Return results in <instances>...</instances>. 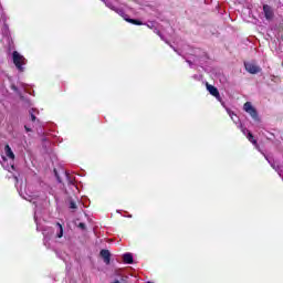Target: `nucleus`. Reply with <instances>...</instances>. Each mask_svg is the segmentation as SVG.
<instances>
[{
    "label": "nucleus",
    "mask_w": 283,
    "mask_h": 283,
    "mask_svg": "<svg viewBox=\"0 0 283 283\" xmlns=\"http://www.w3.org/2000/svg\"><path fill=\"white\" fill-rule=\"evenodd\" d=\"M25 132H32V128L24 126Z\"/></svg>",
    "instance_id": "nucleus-18"
},
{
    "label": "nucleus",
    "mask_w": 283,
    "mask_h": 283,
    "mask_svg": "<svg viewBox=\"0 0 283 283\" xmlns=\"http://www.w3.org/2000/svg\"><path fill=\"white\" fill-rule=\"evenodd\" d=\"M206 87H207L209 94H211V96H214V98L220 99V91H218V88L216 86L207 83Z\"/></svg>",
    "instance_id": "nucleus-7"
},
{
    "label": "nucleus",
    "mask_w": 283,
    "mask_h": 283,
    "mask_svg": "<svg viewBox=\"0 0 283 283\" xmlns=\"http://www.w3.org/2000/svg\"><path fill=\"white\" fill-rule=\"evenodd\" d=\"M10 88L12 90V92L18 94V96H21V91H19V87H17L14 84H11Z\"/></svg>",
    "instance_id": "nucleus-13"
},
{
    "label": "nucleus",
    "mask_w": 283,
    "mask_h": 283,
    "mask_svg": "<svg viewBox=\"0 0 283 283\" xmlns=\"http://www.w3.org/2000/svg\"><path fill=\"white\" fill-rule=\"evenodd\" d=\"M113 283H120L118 280H115Z\"/></svg>",
    "instance_id": "nucleus-19"
},
{
    "label": "nucleus",
    "mask_w": 283,
    "mask_h": 283,
    "mask_svg": "<svg viewBox=\"0 0 283 283\" xmlns=\"http://www.w3.org/2000/svg\"><path fill=\"white\" fill-rule=\"evenodd\" d=\"M1 34L3 39H6L8 46L12 48V45H14V40H12V34L10 33V27H8V24L2 25Z\"/></svg>",
    "instance_id": "nucleus-3"
},
{
    "label": "nucleus",
    "mask_w": 283,
    "mask_h": 283,
    "mask_svg": "<svg viewBox=\"0 0 283 283\" xmlns=\"http://www.w3.org/2000/svg\"><path fill=\"white\" fill-rule=\"evenodd\" d=\"M123 261L125 264H134V255H132V253H125L123 255Z\"/></svg>",
    "instance_id": "nucleus-9"
},
{
    "label": "nucleus",
    "mask_w": 283,
    "mask_h": 283,
    "mask_svg": "<svg viewBox=\"0 0 283 283\" xmlns=\"http://www.w3.org/2000/svg\"><path fill=\"white\" fill-rule=\"evenodd\" d=\"M32 123L36 122V116L34 115V109L32 108L30 112Z\"/></svg>",
    "instance_id": "nucleus-14"
},
{
    "label": "nucleus",
    "mask_w": 283,
    "mask_h": 283,
    "mask_svg": "<svg viewBox=\"0 0 283 283\" xmlns=\"http://www.w3.org/2000/svg\"><path fill=\"white\" fill-rule=\"evenodd\" d=\"M247 138L249 143H252V145L258 146V139H255V137L253 136V133L248 132Z\"/></svg>",
    "instance_id": "nucleus-11"
},
{
    "label": "nucleus",
    "mask_w": 283,
    "mask_h": 283,
    "mask_svg": "<svg viewBox=\"0 0 283 283\" xmlns=\"http://www.w3.org/2000/svg\"><path fill=\"white\" fill-rule=\"evenodd\" d=\"M243 109L244 112H247V114L251 116V118H253V120L260 123V115H258V109L253 107V104H251V102H245L243 105Z\"/></svg>",
    "instance_id": "nucleus-2"
},
{
    "label": "nucleus",
    "mask_w": 283,
    "mask_h": 283,
    "mask_svg": "<svg viewBox=\"0 0 283 283\" xmlns=\"http://www.w3.org/2000/svg\"><path fill=\"white\" fill-rule=\"evenodd\" d=\"M249 132H250L249 129L242 128V133H243V134H249Z\"/></svg>",
    "instance_id": "nucleus-17"
},
{
    "label": "nucleus",
    "mask_w": 283,
    "mask_h": 283,
    "mask_svg": "<svg viewBox=\"0 0 283 283\" xmlns=\"http://www.w3.org/2000/svg\"><path fill=\"white\" fill-rule=\"evenodd\" d=\"M78 228H80V229H86V226H85V223L81 222V223L78 224Z\"/></svg>",
    "instance_id": "nucleus-16"
},
{
    "label": "nucleus",
    "mask_w": 283,
    "mask_h": 283,
    "mask_svg": "<svg viewBox=\"0 0 283 283\" xmlns=\"http://www.w3.org/2000/svg\"><path fill=\"white\" fill-rule=\"evenodd\" d=\"M6 156H8L11 160H14V153L12 151V148H10V145L4 146Z\"/></svg>",
    "instance_id": "nucleus-10"
},
{
    "label": "nucleus",
    "mask_w": 283,
    "mask_h": 283,
    "mask_svg": "<svg viewBox=\"0 0 283 283\" xmlns=\"http://www.w3.org/2000/svg\"><path fill=\"white\" fill-rule=\"evenodd\" d=\"M99 255L103 258L105 264H109V262H112V253H109V250H101Z\"/></svg>",
    "instance_id": "nucleus-8"
},
{
    "label": "nucleus",
    "mask_w": 283,
    "mask_h": 283,
    "mask_svg": "<svg viewBox=\"0 0 283 283\" xmlns=\"http://www.w3.org/2000/svg\"><path fill=\"white\" fill-rule=\"evenodd\" d=\"M263 12H264V17H265L266 21H271V19H273L274 13H273V9L271 8V6L264 4Z\"/></svg>",
    "instance_id": "nucleus-6"
},
{
    "label": "nucleus",
    "mask_w": 283,
    "mask_h": 283,
    "mask_svg": "<svg viewBox=\"0 0 283 283\" xmlns=\"http://www.w3.org/2000/svg\"><path fill=\"white\" fill-rule=\"evenodd\" d=\"M12 59L13 65H15L17 70L20 72H25V67H23V65L28 63L25 56L21 55L18 51H13Z\"/></svg>",
    "instance_id": "nucleus-1"
},
{
    "label": "nucleus",
    "mask_w": 283,
    "mask_h": 283,
    "mask_svg": "<svg viewBox=\"0 0 283 283\" xmlns=\"http://www.w3.org/2000/svg\"><path fill=\"white\" fill-rule=\"evenodd\" d=\"M55 227H57L56 238H63V224L56 222Z\"/></svg>",
    "instance_id": "nucleus-12"
},
{
    "label": "nucleus",
    "mask_w": 283,
    "mask_h": 283,
    "mask_svg": "<svg viewBox=\"0 0 283 283\" xmlns=\"http://www.w3.org/2000/svg\"><path fill=\"white\" fill-rule=\"evenodd\" d=\"M244 67L249 74H260L262 69L253 62H244Z\"/></svg>",
    "instance_id": "nucleus-4"
},
{
    "label": "nucleus",
    "mask_w": 283,
    "mask_h": 283,
    "mask_svg": "<svg viewBox=\"0 0 283 283\" xmlns=\"http://www.w3.org/2000/svg\"><path fill=\"white\" fill-rule=\"evenodd\" d=\"M70 209H76V202L70 201Z\"/></svg>",
    "instance_id": "nucleus-15"
},
{
    "label": "nucleus",
    "mask_w": 283,
    "mask_h": 283,
    "mask_svg": "<svg viewBox=\"0 0 283 283\" xmlns=\"http://www.w3.org/2000/svg\"><path fill=\"white\" fill-rule=\"evenodd\" d=\"M116 12L120 14L127 23H132L133 25H144L143 21L129 18V15L125 14L123 10L117 9Z\"/></svg>",
    "instance_id": "nucleus-5"
}]
</instances>
